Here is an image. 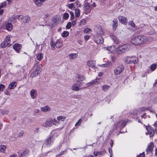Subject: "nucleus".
<instances>
[{
    "instance_id": "obj_18",
    "label": "nucleus",
    "mask_w": 157,
    "mask_h": 157,
    "mask_svg": "<svg viewBox=\"0 0 157 157\" xmlns=\"http://www.w3.org/2000/svg\"><path fill=\"white\" fill-rule=\"evenodd\" d=\"M126 123L124 121H120L118 122L117 124L116 127L117 128L119 127H124L126 124Z\"/></svg>"
},
{
    "instance_id": "obj_50",
    "label": "nucleus",
    "mask_w": 157,
    "mask_h": 157,
    "mask_svg": "<svg viewBox=\"0 0 157 157\" xmlns=\"http://www.w3.org/2000/svg\"><path fill=\"white\" fill-rule=\"evenodd\" d=\"M44 16L43 17V18L44 19V20H46V19H47L48 18L49 16L50 15L48 13H46L45 14H44Z\"/></svg>"
},
{
    "instance_id": "obj_22",
    "label": "nucleus",
    "mask_w": 157,
    "mask_h": 157,
    "mask_svg": "<svg viewBox=\"0 0 157 157\" xmlns=\"http://www.w3.org/2000/svg\"><path fill=\"white\" fill-rule=\"evenodd\" d=\"M29 151L28 149H25L24 151L20 155L19 157H25L28 155Z\"/></svg>"
},
{
    "instance_id": "obj_63",
    "label": "nucleus",
    "mask_w": 157,
    "mask_h": 157,
    "mask_svg": "<svg viewBox=\"0 0 157 157\" xmlns=\"http://www.w3.org/2000/svg\"><path fill=\"white\" fill-rule=\"evenodd\" d=\"M24 133V132L23 131H21L18 134V136L19 137H21L23 135Z\"/></svg>"
},
{
    "instance_id": "obj_14",
    "label": "nucleus",
    "mask_w": 157,
    "mask_h": 157,
    "mask_svg": "<svg viewBox=\"0 0 157 157\" xmlns=\"http://www.w3.org/2000/svg\"><path fill=\"white\" fill-rule=\"evenodd\" d=\"M13 48L17 53H19V51L21 48V45L18 44H14L13 45Z\"/></svg>"
},
{
    "instance_id": "obj_7",
    "label": "nucleus",
    "mask_w": 157,
    "mask_h": 157,
    "mask_svg": "<svg viewBox=\"0 0 157 157\" xmlns=\"http://www.w3.org/2000/svg\"><path fill=\"white\" fill-rule=\"evenodd\" d=\"M139 40L138 36H137L132 38L131 40V42L132 44L134 45H140Z\"/></svg>"
},
{
    "instance_id": "obj_29",
    "label": "nucleus",
    "mask_w": 157,
    "mask_h": 157,
    "mask_svg": "<svg viewBox=\"0 0 157 157\" xmlns=\"http://www.w3.org/2000/svg\"><path fill=\"white\" fill-rule=\"evenodd\" d=\"M113 29L114 30H115L117 26V19H114L113 21Z\"/></svg>"
},
{
    "instance_id": "obj_8",
    "label": "nucleus",
    "mask_w": 157,
    "mask_h": 157,
    "mask_svg": "<svg viewBox=\"0 0 157 157\" xmlns=\"http://www.w3.org/2000/svg\"><path fill=\"white\" fill-rule=\"evenodd\" d=\"M82 83L81 82L75 83L72 85L71 89L75 91H78L80 89V87L82 86Z\"/></svg>"
},
{
    "instance_id": "obj_41",
    "label": "nucleus",
    "mask_w": 157,
    "mask_h": 157,
    "mask_svg": "<svg viewBox=\"0 0 157 157\" xmlns=\"http://www.w3.org/2000/svg\"><path fill=\"white\" fill-rule=\"evenodd\" d=\"M91 31V29L89 28H87L84 29V32L85 33H89Z\"/></svg>"
},
{
    "instance_id": "obj_64",
    "label": "nucleus",
    "mask_w": 157,
    "mask_h": 157,
    "mask_svg": "<svg viewBox=\"0 0 157 157\" xmlns=\"http://www.w3.org/2000/svg\"><path fill=\"white\" fill-rule=\"evenodd\" d=\"M16 67L18 69H19L20 70L19 71L21 72V70L22 68V67H21V66L19 65H18V66H16Z\"/></svg>"
},
{
    "instance_id": "obj_16",
    "label": "nucleus",
    "mask_w": 157,
    "mask_h": 157,
    "mask_svg": "<svg viewBox=\"0 0 157 157\" xmlns=\"http://www.w3.org/2000/svg\"><path fill=\"white\" fill-rule=\"evenodd\" d=\"M124 52L128 51L130 48V45L128 44L122 45H121Z\"/></svg>"
},
{
    "instance_id": "obj_40",
    "label": "nucleus",
    "mask_w": 157,
    "mask_h": 157,
    "mask_svg": "<svg viewBox=\"0 0 157 157\" xmlns=\"http://www.w3.org/2000/svg\"><path fill=\"white\" fill-rule=\"evenodd\" d=\"M86 23V20L84 19L81 20L79 22V25L82 26V25H85Z\"/></svg>"
},
{
    "instance_id": "obj_43",
    "label": "nucleus",
    "mask_w": 157,
    "mask_h": 157,
    "mask_svg": "<svg viewBox=\"0 0 157 157\" xmlns=\"http://www.w3.org/2000/svg\"><path fill=\"white\" fill-rule=\"evenodd\" d=\"M157 66L155 64H153L151 66V69L152 71H154L156 68Z\"/></svg>"
},
{
    "instance_id": "obj_38",
    "label": "nucleus",
    "mask_w": 157,
    "mask_h": 157,
    "mask_svg": "<svg viewBox=\"0 0 157 157\" xmlns=\"http://www.w3.org/2000/svg\"><path fill=\"white\" fill-rule=\"evenodd\" d=\"M62 45V43L59 41H57L55 44L57 48H60Z\"/></svg>"
},
{
    "instance_id": "obj_25",
    "label": "nucleus",
    "mask_w": 157,
    "mask_h": 157,
    "mask_svg": "<svg viewBox=\"0 0 157 157\" xmlns=\"http://www.w3.org/2000/svg\"><path fill=\"white\" fill-rule=\"evenodd\" d=\"M46 0H35L34 2L35 4L38 7L40 6L43 2Z\"/></svg>"
},
{
    "instance_id": "obj_30",
    "label": "nucleus",
    "mask_w": 157,
    "mask_h": 157,
    "mask_svg": "<svg viewBox=\"0 0 157 157\" xmlns=\"http://www.w3.org/2000/svg\"><path fill=\"white\" fill-rule=\"evenodd\" d=\"M6 28L8 31H11L13 28V25L12 24L10 23H7L6 26Z\"/></svg>"
},
{
    "instance_id": "obj_46",
    "label": "nucleus",
    "mask_w": 157,
    "mask_h": 157,
    "mask_svg": "<svg viewBox=\"0 0 157 157\" xmlns=\"http://www.w3.org/2000/svg\"><path fill=\"white\" fill-rule=\"evenodd\" d=\"M57 119L59 121H63L65 119V117L63 116H59L57 117Z\"/></svg>"
},
{
    "instance_id": "obj_59",
    "label": "nucleus",
    "mask_w": 157,
    "mask_h": 157,
    "mask_svg": "<svg viewBox=\"0 0 157 157\" xmlns=\"http://www.w3.org/2000/svg\"><path fill=\"white\" fill-rule=\"evenodd\" d=\"M6 5V2H4L2 3V4L0 5V9L3 8Z\"/></svg>"
},
{
    "instance_id": "obj_47",
    "label": "nucleus",
    "mask_w": 157,
    "mask_h": 157,
    "mask_svg": "<svg viewBox=\"0 0 157 157\" xmlns=\"http://www.w3.org/2000/svg\"><path fill=\"white\" fill-rule=\"evenodd\" d=\"M82 120L81 119H79L76 123L75 125V126H77L78 125H80L82 123Z\"/></svg>"
},
{
    "instance_id": "obj_31",
    "label": "nucleus",
    "mask_w": 157,
    "mask_h": 157,
    "mask_svg": "<svg viewBox=\"0 0 157 157\" xmlns=\"http://www.w3.org/2000/svg\"><path fill=\"white\" fill-rule=\"evenodd\" d=\"M10 45V44L9 43H6L5 41H4L1 44V47L2 48H5L6 46L9 47Z\"/></svg>"
},
{
    "instance_id": "obj_12",
    "label": "nucleus",
    "mask_w": 157,
    "mask_h": 157,
    "mask_svg": "<svg viewBox=\"0 0 157 157\" xmlns=\"http://www.w3.org/2000/svg\"><path fill=\"white\" fill-rule=\"evenodd\" d=\"M94 40L96 43L98 44H102L104 42L103 39L101 36H95L94 37Z\"/></svg>"
},
{
    "instance_id": "obj_23",
    "label": "nucleus",
    "mask_w": 157,
    "mask_h": 157,
    "mask_svg": "<svg viewBox=\"0 0 157 157\" xmlns=\"http://www.w3.org/2000/svg\"><path fill=\"white\" fill-rule=\"evenodd\" d=\"M118 20L122 24L125 23L127 22L126 18L122 16H120L118 17Z\"/></svg>"
},
{
    "instance_id": "obj_27",
    "label": "nucleus",
    "mask_w": 157,
    "mask_h": 157,
    "mask_svg": "<svg viewBox=\"0 0 157 157\" xmlns=\"http://www.w3.org/2000/svg\"><path fill=\"white\" fill-rule=\"evenodd\" d=\"M41 109L42 111L44 112H49L51 110L50 107L48 106L42 107L41 108Z\"/></svg>"
},
{
    "instance_id": "obj_53",
    "label": "nucleus",
    "mask_w": 157,
    "mask_h": 157,
    "mask_svg": "<svg viewBox=\"0 0 157 157\" xmlns=\"http://www.w3.org/2000/svg\"><path fill=\"white\" fill-rule=\"evenodd\" d=\"M70 14L71 15V20L74 19V17H75V16H74V13L71 11H70Z\"/></svg>"
},
{
    "instance_id": "obj_60",
    "label": "nucleus",
    "mask_w": 157,
    "mask_h": 157,
    "mask_svg": "<svg viewBox=\"0 0 157 157\" xmlns=\"http://www.w3.org/2000/svg\"><path fill=\"white\" fill-rule=\"evenodd\" d=\"M66 152H67V151L66 150L62 151L59 153V156H61L62 155H64V153Z\"/></svg>"
},
{
    "instance_id": "obj_34",
    "label": "nucleus",
    "mask_w": 157,
    "mask_h": 157,
    "mask_svg": "<svg viewBox=\"0 0 157 157\" xmlns=\"http://www.w3.org/2000/svg\"><path fill=\"white\" fill-rule=\"evenodd\" d=\"M6 149V147L4 145L0 146V151L1 152L4 153Z\"/></svg>"
},
{
    "instance_id": "obj_45",
    "label": "nucleus",
    "mask_w": 157,
    "mask_h": 157,
    "mask_svg": "<svg viewBox=\"0 0 157 157\" xmlns=\"http://www.w3.org/2000/svg\"><path fill=\"white\" fill-rule=\"evenodd\" d=\"M69 17V14L68 13H65L63 15V18L65 20H67Z\"/></svg>"
},
{
    "instance_id": "obj_20",
    "label": "nucleus",
    "mask_w": 157,
    "mask_h": 157,
    "mask_svg": "<svg viewBox=\"0 0 157 157\" xmlns=\"http://www.w3.org/2000/svg\"><path fill=\"white\" fill-rule=\"evenodd\" d=\"M53 124V119L51 118L48 119L45 122V125L49 127H51L52 126Z\"/></svg>"
},
{
    "instance_id": "obj_39",
    "label": "nucleus",
    "mask_w": 157,
    "mask_h": 157,
    "mask_svg": "<svg viewBox=\"0 0 157 157\" xmlns=\"http://www.w3.org/2000/svg\"><path fill=\"white\" fill-rule=\"evenodd\" d=\"M69 34V33L67 31H64L62 34V36L63 37H66L68 36Z\"/></svg>"
},
{
    "instance_id": "obj_55",
    "label": "nucleus",
    "mask_w": 157,
    "mask_h": 157,
    "mask_svg": "<svg viewBox=\"0 0 157 157\" xmlns=\"http://www.w3.org/2000/svg\"><path fill=\"white\" fill-rule=\"evenodd\" d=\"M71 26V22H68L66 26L67 29H69L70 28Z\"/></svg>"
},
{
    "instance_id": "obj_62",
    "label": "nucleus",
    "mask_w": 157,
    "mask_h": 157,
    "mask_svg": "<svg viewBox=\"0 0 157 157\" xmlns=\"http://www.w3.org/2000/svg\"><path fill=\"white\" fill-rule=\"evenodd\" d=\"M105 153V151H101L100 152H98V155H104Z\"/></svg>"
},
{
    "instance_id": "obj_58",
    "label": "nucleus",
    "mask_w": 157,
    "mask_h": 157,
    "mask_svg": "<svg viewBox=\"0 0 157 157\" xmlns=\"http://www.w3.org/2000/svg\"><path fill=\"white\" fill-rule=\"evenodd\" d=\"M155 31L154 29H152L151 31L149 32V34L150 35H153L155 33Z\"/></svg>"
},
{
    "instance_id": "obj_6",
    "label": "nucleus",
    "mask_w": 157,
    "mask_h": 157,
    "mask_svg": "<svg viewBox=\"0 0 157 157\" xmlns=\"http://www.w3.org/2000/svg\"><path fill=\"white\" fill-rule=\"evenodd\" d=\"M146 129L147 132L146 133L147 135L149 134L150 137L152 136L155 133V131L153 128L150 126H147Z\"/></svg>"
},
{
    "instance_id": "obj_21",
    "label": "nucleus",
    "mask_w": 157,
    "mask_h": 157,
    "mask_svg": "<svg viewBox=\"0 0 157 157\" xmlns=\"http://www.w3.org/2000/svg\"><path fill=\"white\" fill-rule=\"evenodd\" d=\"M99 79L98 78H96V79H94L92 80L90 82L87 83V85L88 86H92L94 84H98V81Z\"/></svg>"
},
{
    "instance_id": "obj_51",
    "label": "nucleus",
    "mask_w": 157,
    "mask_h": 157,
    "mask_svg": "<svg viewBox=\"0 0 157 157\" xmlns=\"http://www.w3.org/2000/svg\"><path fill=\"white\" fill-rule=\"evenodd\" d=\"M18 15L15 16L13 15L11 17V20L12 21H15V20L17 18V17L18 18Z\"/></svg>"
},
{
    "instance_id": "obj_56",
    "label": "nucleus",
    "mask_w": 157,
    "mask_h": 157,
    "mask_svg": "<svg viewBox=\"0 0 157 157\" xmlns=\"http://www.w3.org/2000/svg\"><path fill=\"white\" fill-rule=\"evenodd\" d=\"M51 46L52 49H54V50L55 49V46H56V45H55V44H54L53 41H51Z\"/></svg>"
},
{
    "instance_id": "obj_48",
    "label": "nucleus",
    "mask_w": 157,
    "mask_h": 157,
    "mask_svg": "<svg viewBox=\"0 0 157 157\" xmlns=\"http://www.w3.org/2000/svg\"><path fill=\"white\" fill-rule=\"evenodd\" d=\"M113 48L114 47V46H109L107 47H105V48H106V50L108 51L109 52H112V48Z\"/></svg>"
},
{
    "instance_id": "obj_19",
    "label": "nucleus",
    "mask_w": 157,
    "mask_h": 157,
    "mask_svg": "<svg viewBox=\"0 0 157 157\" xmlns=\"http://www.w3.org/2000/svg\"><path fill=\"white\" fill-rule=\"evenodd\" d=\"M85 79V77L82 75L78 74L76 75V80L77 82H80Z\"/></svg>"
},
{
    "instance_id": "obj_15",
    "label": "nucleus",
    "mask_w": 157,
    "mask_h": 157,
    "mask_svg": "<svg viewBox=\"0 0 157 157\" xmlns=\"http://www.w3.org/2000/svg\"><path fill=\"white\" fill-rule=\"evenodd\" d=\"M30 95L32 99L35 98L37 96V91L34 89L31 90L30 91Z\"/></svg>"
},
{
    "instance_id": "obj_32",
    "label": "nucleus",
    "mask_w": 157,
    "mask_h": 157,
    "mask_svg": "<svg viewBox=\"0 0 157 157\" xmlns=\"http://www.w3.org/2000/svg\"><path fill=\"white\" fill-rule=\"evenodd\" d=\"M110 37L115 44H117L119 43V40L114 35H111L110 36Z\"/></svg>"
},
{
    "instance_id": "obj_37",
    "label": "nucleus",
    "mask_w": 157,
    "mask_h": 157,
    "mask_svg": "<svg viewBox=\"0 0 157 157\" xmlns=\"http://www.w3.org/2000/svg\"><path fill=\"white\" fill-rule=\"evenodd\" d=\"M80 10L79 9H75V13L76 17H79L80 15Z\"/></svg>"
},
{
    "instance_id": "obj_42",
    "label": "nucleus",
    "mask_w": 157,
    "mask_h": 157,
    "mask_svg": "<svg viewBox=\"0 0 157 157\" xmlns=\"http://www.w3.org/2000/svg\"><path fill=\"white\" fill-rule=\"evenodd\" d=\"M4 41H5V42L6 43H9V44H10V36H6V37Z\"/></svg>"
},
{
    "instance_id": "obj_10",
    "label": "nucleus",
    "mask_w": 157,
    "mask_h": 157,
    "mask_svg": "<svg viewBox=\"0 0 157 157\" xmlns=\"http://www.w3.org/2000/svg\"><path fill=\"white\" fill-rule=\"evenodd\" d=\"M87 65L90 67H91L95 71L96 67H95L96 61L95 60L88 61L87 62Z\"/></svg>"
},
{
    "instance_id": "obj_33",
    "label": "nucleus",
    "mask_w": 157,
    "mask_h": 157,
    "mask_svg": "<svg viewBox=\"0 0 157 157\" xmlns=\"http://www.w3.org/2000/svg\"><path fill=\"white\" fill-rule=\"evenodd\" d=\"M36 59L40 61L43 58V55L41 53H39L36 55Z\"/></svg>"
},
{
    "instance_id": "obj_28",
    "label": "nucleus",
    "mask_w": 157,
    "mask_h": 157,
    "mask_svg": "<svg viewBox=\"0 0 157 157\" xmlns=\"http://www.w3.org/2000/svg\"><path fill=\"white\" fill-rule=\"evenodd\" d=\"M17 85V83L15 82H12L9 85L8 88L9 89H13Z\"/></svg>"
},
{
    "instance_id": "obj_5",
    "label": "nucleus",
    "mask_w": 157,
    "mask_h": 157,
    "mask_svg": "<svg viewBox=\"0 0 157 157\" xmlns=\"http://www.w3.org/2000/svg\"><path fill=\"white\" fill-rule=\"evenodd\" d=\"M94 30L97 34L100 35L104 34V32L102 29V28L99 25H96L94 28Z\"/></svg>"
},
{
    "instance_id": "obj_24",
    "label": "nucleus",
    "mask_w": 157,
    "mask_h": 157,
    "mask_svg": "<svg viewBox=\"0 0 157 157\" xmlns=\"http://www.w3.org/2000/svg\"><path fill=\"white\" fill-rule=\"evenodd\" d=\"M115 52L118 54H121L124 52L123 51L122 47H121V46H120L118 48H117L115 50Z\"/></svg>"
},
{
    "instance_id": "obj_61",
    "label": "nucleus",
    "mask_w": 157,
    "mask_h": 157,
    "mask_svg": "<svg viewBox=\"0 0 157 157\" xmlns=\"http://www.w3.org/2000/svg\"><path fill=\"white\" fill-rule=\"evenodd\" d=\"M110 65V64L109 63H105L101 65V66L102 67H108Z\"/></svg>"
},
{
    "instance_id": "obj_11",
    "label": "nucleus",
    "mask_w": 157,
    "mask_h": 157,
    "mask_svg": "<svg viewBox=\"0 0 157 157\" xmlns=\"http://www.w3.org/2000/svg\"><path fill=\"white\" fill-rule=\"evenodd\" d=\"M53 142V138L52 136L48 138L45 141V144L47 147H49Z\"/></svg>"
},
{
    "instance_id": "obj_44",
    "label": "nucleus",
    "mask_w": 157,
    "mask_h": 157,
    "mask_svg": "<svg viewBox=\"0 0 157 157\" xmlns=\"http://www.w3.org/2000/svg\"><path fill=\"white\" fill-rule=\"evenodd\" d=\"M68 8L70 9H72L73 8H74L75 7V4L74 3H70V4H69L68 5Z\"/></svg>"
},
{
    "instance_id": "obj_49",
    "label": "nucleus",
    "mask_w": 157,
    "mask_h": 157,
    "mask_svg": "<svg viewBox=\"0 0 157 157\" xmlns=\"http://www.w3.org/2000/svg\"><path fill=\"white\" fill-rule=\"evenodd\" d=\"M59 124V122L57 121L56 119H54V120H53L52 124H54L55 125H57Z\"/></svg>"
},
{
    "instance_id": "obj_4",
    "label": "nucleus",
    "mask_w": 157,
    "mask_h": 157,
    "mask_svg": "<svg viewBox=\"0 0 157 157\" xmlns=\"http://www.w3.org/2000/svg\"><path fill=\"white\" fill-rule=\"evenodd\" d=\"M124 68V67L122 65L117 67L114 70V74L116 75H119L123 71Z\"/></svg>"
},
{
    "instance_id": "obj_3",
    "label": "nucleus",
    "mask_w": 157,
    "mask_h": 157,
    "mask_svg": "<svg viewBox=\"0 0 157 157\" xmlns=\"http://www.w3.org/2000/svg\"><path fill=\"white\" fill-rule=\"evenodd\" d=\"M125 59L126 63L128 64H136L138 62V59L135 56H127Z\"/></svg>"
},
{
    "instance_id": "obj_9",
    "label": "nucleus",
    "mask_w": 157,
    "mask_h": 157,
    "mask_svg": "<svg viewBox=\"0 0 157 157\" xmlns=\"http://www.w3.org/2000/svg\"><path fill=\"white\" fill-rule=\"evenodd\" d=\"M139 39V42L140 45L145 44L147 42V37L143 35L138 36Z\"/></svg>"
},
{
    "instance_id": "obj_52",
    "label": "nucleus",
    "mask_w": 157,
    "mask_h": 157,
    "mask_svg": "<svg viewBox=\"0 0 157 157\" xmlns=\"http://www.w3.org/2000/svg\"><path fill=\"white\" fill-rule=\"evenodd\" d=\"M129 24L133 28H135V25L132 21H130L129 22Z\"/></svg>"
},
{
    "instance_id": "obj_57",
    "label": "nucleus",
    "mask_w": 157,
    "mask_h": 157,
    "mask_svg": "<svg viewBox=\"0 0 157 157\" xmlns=\"http://www.w3.org/2000/svg\"><path fill=\"white\" fill-rule=\"evenodd\" d=\"M147 41H149V42L151 41L153 39V37H150V36H149L148 37H147Z\"/></svg>"
},
{
    "instance_id": "obj_36",
    "label": "nucleus",
    "mask_w": 157,
    "mask_h": 157,
    "mask_svg": "<svg viewBox=\"0 0 157 157\" xmlns=\"http://www.w3.org/2000/svg\"><path fill=\"white\" fill-rule=\"evenodd\" d=\"M36 45H37L38 49L39 50V51H41L42 50V48L44 47V44H41L38 45L36 43Z\"/></svg>"
},
{
    "instance_id": "obj_54",
    "label": "nucleus",
    "mask_w": 157,
    "mask_h": 157,
    "mask_svg": "<svg viewBox=\"0 0 157 157\" xmlns=\"http://www.w3.org/2000/svg\"><path fill=\"white\" fill-rule=\"evenodd\" d=\"M5 86L4 84H0V91H3V89H5Z\"/></svg>"
},
{
    "instance_id": "obj_2",
    "label": "nucleus",
    "mask_w": 157,
    "mask_h": 157,
    "mask_svg": "<svg viewBox=\"0 0 157 157\" xmlns=\"http://www.w3.org/2000/svg\"><path fill=\"white\" fill-rule=\"evenodd\" d=\"M42 67L41 64L36 65L35 70L32 72L30 75V76L32 78H33L38 76L40 72Z\"/></svg>"
},
{
    "instance_id": "obj_1",
    "label": "nucleus",
    "mask_w": 157,
    "mask_h": 157,
    "mask_svg": "<svg viewBox=\"0 0 157 157\" xmlns=\"http://www.w3.org/2000/svg\"><path fill=\"white\" fill-rule=\"evenodd\" d=\"M18 19L19 21L24 24L28 23L30 20V17L28 15H18Z\"/></svg>"
},
{
    "instance_id": "obj_17",
    "label": "nucleus",
    "mask_w": 157,
    "mask_h": 157,
    "mask_svg": "<svg viewBox=\"0 0 157 157\" xmlns=\"http://www.w3.org/2000/svg\"><path fill=\"white\" fill-rule=\"evenodd\" d=\"M154 147V144L152 142H150L147 145V148L146 149V151L147 152H152Z\"/></svg>"
},
{
    "instance_id": "obj_13",
    "label": "nucleus",
    "mask_w": 157,
    "mask_h": 157,
    "mask_svg": "<svg viewBox=\"0 0 157 157\" xmlns=\"http://www.w3.org/2000/svg\"><path fill=\"white\" fill-rule=\"evenodd\" d=\"M90 6V5L89 3H86L85 4V13L86 14H87L88 13H90L91 9V8Z\"/></svg>"
},
{
    "instance_id": "obj_26",
    "label": "nucleus",
    "mask_w": 157,
    "mask_h": 157,
    "mask_svg": "<svg viewBox=\"0 0 157 157\" xmlns=\"http://www.w3.org/2000/svg\"><path fill=\"white\" fill-rule=\"evenodd\" d=\"M78 56L77 53H71L69 55V57L70 59H74L76 58Z\"/></svg>"
},
{
    "instance_id": "obj_35",
    "label": "nucleus",
    "mask_w": 157,
    "mask_h": 157,
    "mask_svg": "<svg viewBox=\"0 0 157 157\" xmlns=\"http://www.w3.org/2000/svg\"><path fill=\"white\" fill-rule=\"evenodd\" d=\"M110 87V86L108 85H104L102 86V90L104 91H107Z\"/></svg>"
}]
</instances>
